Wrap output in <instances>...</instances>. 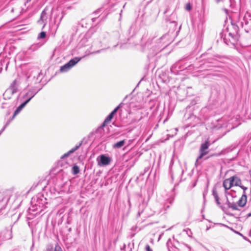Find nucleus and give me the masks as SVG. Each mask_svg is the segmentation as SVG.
I'll return each instance as SVG.
<instances>
[{"label": "nucleus", "mask_w": 251, "mask_h": 251, "mask_svg": "<svg viewBox=\"0 0 251 251\" xmlns=\"http://www.w3.org/2000/svg\"><path fill=\"white\" fill-rule=\"evenodd\" d=\"M120 107V104L119 105H118L117 107H116L111 113H112L113 115H114L115 114H116V113H117V111L118 110V109H119Z\"/></svg>", "instance_id": "nucleus-20"}, {"label": "nucleus", "mask_w": 251, "mask_h": 251, "mask_svg": "<svg viewBox=\"0 0 251 251\" xmlns=\"http://www.w3.org/2000/svg\"><path fill=\"white\" fill-rule=\"evenodd\" d=\"M146 250L147 251H152L149 245H146Z\"/></svg>", "instance_id": "nucleus-21"}, {"label": "nucleus", "mask_w": 251, "mask_h": 251, "mask_svg": "<svg viewBox=\"0 0 251 251\" xmlns=\"http://www.w3.org/2000/svg\"><path fill=\"white\" fill-rule=\"evenodd\" d=\"M81 59V58L75 57L70 60L67 63L61 67L60 69L61 72H66L74 66Z\"/></svg>", "instance_id": "nucleus-2"}, {"label": "nucleus", "mask_w": 251, "mask_h": 251, "mask_svg": "<svg viewBox=\"0 0 251 251\" xmlns=\"http://www.w3.org/2000/svg\"><path fill=\"white\" fill-rule=\"evenodd\" d=\"M54 251H63L61 248L58 245H56L54 248Z\"/></svg>", "instance_id": "nucleus-16"}, {"label": "nucleus", "mask_w": 251, "mask_h": 251, "mask_svg": "<svg viewBox=\"0 0 251 251\" xmlns=\"http://www.w3.org/2000/svg\"><path fill=\"white\" fill-rule=\"evenodd\" d=\"M43 13H44V12H42V15H41L40 19L37 21L38 24H39V25H42V29H43L46 25V23L44 22L43 19Z\"/></svg>", "instance_id": "nucleus-13"}, {"label": "nucleus", "mask_w": 251, "mask_h": 251, "mask_svg": "<svg viewBox=\"0 0 251 251\" xmlns=\"http://www.w3.org/2000/svg\"><path fill=\"white\" fill-rule=\"evenodd\" d=\"M125 140H123L120 141L118 142L115 143L114 144H113V148L119 149V148H120L122 147H123L125 145Z\"/></svg>", "instance_id": "nucleus-11"}, {"label": "nucleus", "mask_w": 251, "mask_h": 251, "mask_svg": "<svg viewBox=\"0 0 251 251\" xmlns=\"http://www.w3.org/2000/svg\"><path fill=\"white\" fill-rule=\"evenodd\" d=\"M32 97L30 98L27 100H26L25 102L21 104L20 106L18 107V108L14 111V113L13 115L12 118L13 119L20 111L25 106V105L31 100Z\"/></svg>", "instance_id": "nucleus-5"}, {"label": "nucleus", "mask_w": 251, "mask_h": 251, "mask_svg": "<svg viewBox=\"0 0 251 251\" xmlns=\"http://www.w3.org/2000/svg\"><path fill=\"white\" fill-rule=\"evenodd\" d=\"M238 186L240 187L241 189H243V194H246V191L248 189V188L247 187L242 185V184H240V186Z\"/></svg>", "instance_id": "nucleus-18"}, {"label": "nucleus", "mask_w": 251, "mask_h": 251, "mask_svg": "<svg viewBox=\"0 0 251 251\" xmlns=\"http://www.w3.org/2000/svg\"><path fill=\"white\" fill-rule=\"evenodd\" d=\"M209 146L210 143L208 139L206 140L204 143L201 144L199 150L200 154L198 158V160L201 159L204 155L208 153L209 151H207V150Z\"/></svg>", "instance_id": "nucleus-3"}, {"label": "nucleus", "mask_w": 251, "mask_h": 251, "mask_svg": "<svg viewBox=\"0 0 251 251\" xmlns=\"http://www.w3.org/2000/svg\"><path fill=\"white\" fill-rule=\"evenodd\" d=\"M18 83L16 80H15L11 84L10 88L12 90V93H16L18 91L17 89Z\"/></svg>", "instance_id": "nucleus-9"}, {"label": "nucleus", "mask_w": 251, "mask_h": 251, "mask_svg": "<svg viewBox=\"0 0 251 251\" xmlns=\"http://www.w3.org/2000/svg\"><path fill=\"white\" fill-rule=\"evenodd\" d=\"M242 184L241 179L236 176H233L225 179L223 182V186L226 191L234 186H240Z\"/></svg>", "instance_id": "nucleus-1"}, {"label": "nucleus", "mask_w": 251, "mask_h": 251, "mask_svg": "<svg viewBox=\"0 0 251 251\" xmlns=\"http://www.w3.org/2000/svg\"><path fill=\"white\" fill-rule=\"evenodd\" d=\"M185 9L187 11H190L192 9V6L190 3L186 4Z\"/></svg>", "instance_id": "nucleus-17"}, {"label": "nucleus", "mask_w": 251, "mask_h": 251, "mask_svg": "<svg viewBox=\"0 0 251 251\" xmlns=\"http://www.w3.org/2000/svg\"><path fill=\"white\" fill-rule=\"evenodd\" d=\"M114 115L110 113L107 117L105 119L104 121L103 122V124L101 125V126H100V128H103L104 127L106 126L108 124H109L112 118H113Z\"/></svg>", "instance_id": "nucleus-7"}, {"label": "nucleus", "mask_w": 251, "mask_h": 251, "mask_svg": "<svg viewBox=\"0 0 251 251\" xmlns=\"http://www.w3.org/2000/svg\"><path fill=\"white\" fill-rule=\"evenodd\" d=\"M247 202V194H243L239 200L237 201V204L239 207H243L246 205Z\"/></svg>", "instance_id": "nucleus-4"}, {"label": "nucleus", "mask_w": 251, "mask_h": 251, "mask_svg": "<svg viewBox=\"0 0 251 251\" xmlns=\"http://www.w3.org/2000/svg\"><path fill=\"white\" fill-rule=\"evenodd\" d=\"M228 207L231 208L232 210H239V209L238 208V205H237L235 203H231L230 202H228Z\"/></svg>", "instance_id": "nucleus-12"}, {"label": "nucleus", "mask_w": 251, "mask_h": 251, "mask_svg": "<svg viewBox=\"0 0 251 251\" xmlns=\"http://www.w3.org/2000/svg\"><path fill=\"white\" fill-rule=\"evenodd\" d=\"M73 172L74 175H76L79 172V167L76 165H74L72 168Z\"/></svg>", "instance_id": "nucleus-14"}, {"label": "nucleus", "mask_w": 251, "mask_h": 251, "mask_svg": "<svg viewBox=\"0 0 251 251\" xmlns=\"http://www.w3.org/2000/svg\"><path fill=\"white\" fill-rule=\"evenodd\" d=\"M111 162V159L107 156H105L104 155H101L100 156V164L102 165H107Z\"/></svg>", "instance_id": "nucleus-6"}, {"label": "nucleus", "mask_w": 251, "mask_h": 251, "mask_svg": "<svg viewBox=\"0 0 251 251\" xmlns=\"http://www.w3.org/2000/svg\"><path fill=\"white\" fill-rule=\"evenodd\" d=\"M46 37V33L45 31H42L40 32L38 36V39H44Z\"/></svg>", "instance_id": "nucleus-15"}, {"label": "nucleus", "mask_w": 251, "mask_h": 251, "mask_svg": "<svg viewBox=\"0 0 251 251\" xmlns=\"http://www.w3.org/2000/svg\"><path fill=\"white\" fill-rule=\"evenodd\" d=\"M81 145V143H79V144L78 145H77L75 147H74V148L72 149L70 151H69L68 152H67V153H65L61 157V159H63L65 157H66L67 156H68L70 154L74 152L76 150H77L79 148V147Z\"/></svg>", "instance_id": "nucleus-8"}, {"label": "nucleus", "mask_w": 251, "mask_h": 251, "mask_svg": "<svg viewBox=\"0 0 251 251\" xmlns=\"http://www.w3.org/2000/svg\"><path fill=\"white\" fill-rule=\"evenodd\" d=\"M212 194L217 202V203L218 204V205H220V201H219V196H218V192L216 190V188H214L212 190Z\"/></svg>", "instance_id": "nucleus-10"}, {"label": "nucleus", "mask_w": 251, "mask_h": 251, "mask_svg": "<svg viewBox=\"0 0 251 251\" xmlns=\"http://www.w3.org/2000/svg\"><path fill=\"white\" fill-rule=\"evenodd\" d=\"M120 107V104L119 105H118L117 107H116L111 113H112L113 115H114L115 114H116V113H117V111L118 110V109H119Z\"/></svg>", "instance_id": "nucleus-19"}]
</instances>
